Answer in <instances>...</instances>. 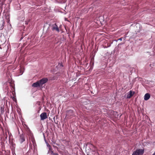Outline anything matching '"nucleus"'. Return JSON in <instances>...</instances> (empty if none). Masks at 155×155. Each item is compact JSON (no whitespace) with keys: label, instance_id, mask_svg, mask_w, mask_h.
<instances>
[{"label":"nucleus","instance_id":"f257e3e1","mask_svg":"<svg viewBox=\"0 0 155 155\" xmlns=\"http://www.w3.org/2000/svg\"><path fill=\"white\" fill-rule=\"evenodd\" d=\"M143 153V150L142 149H138L134 151L132 155H142Z\"/></svg>","mask_w":155,"mask_h":155},{"label":"nucleus","instance_id":"f03ea898","mask_svg":"<svg viewBox=\"0 0 155 155\" xmlns=\"http://www.w3.org/2000/svg\"><path fill=\"white\" fill-rule=\"evenodd\" d=\"M25 134H22L20 136V138L19 139V141L21 143H22L23 142L25 141Z\"/></svg>","mask_w":155,"mask_h":155},{"label":"nucleus","instance_id":"7ed1b4c3","mask_svg":"<svg viewBox=\"0 0 155 155\" xmlns=\"http://www.w3.org/2000/svg\"><path fill=\"white\" fill-rule=\"evenodd\" d=\"M41 120H43L48 118L47 114L46 112H43L40 115Z\"/></svg>","mask_w":155,"mask_h":155},{"label":"nucleus","instance_id":"20e7f679","mask_svg":"<svg viewBox=\"0 0 155 155\" xmlns=\"http://www.w3.org/2000/svg\"><path fill=\"white\" fill-rule=\"evenodd\" d=\"M48 81V79L47 78H43L39 81L41 86L42 85L46 83Z\"/></svg>","mask_w":155,"mask_h":155},{"label":"nucleus","instance_id":"39448f33","mask_svg":"<svg viewBox=\"0 0 155 155\" xmlns=\"http://www.w3.org/2000/svg\"><path fill=\"white\" fill-rule=\"evenodd\" d=\"M8 82L9 83L11 87H12L11 90H15V87L13 81L12 79H9Z\"/></svg>","mask_w":155,"mask_h":155},{"label":"nucleus","instance_id":"423d86ee","mask_svg":"<svg viewBox=\"0 0 155 155\" xmlns=\"http://www.w3.org/2000/svg\"><path fill=\"white\" fill-rule=\"evenodd\" d=\"M52 30L53 31L55 30L58 32H59V29L56 23L53 25L52 26Z\"/></svg>","mask_w":155,"mask_h":155},{"label":"nucleus","instance_id":"0eeeda50","mask_svg":"<svg viewBox=\"0 0 155 155\" xmlns=\"http://www.w3.org/2000/svg\"><path fill=\"white\" fill-rule=\"evenodd\" d=\"M73 110H69L67 111L66 115L68 117H70L73 115Z\"/></svg>","mask_w":155,"mask_h":155},{"label":"nucleus","instance_id":"6e6552de","mask_svg":"<svg viewBox=\"0 0 155 155\" xmlns=\"http://www.w3.org/2000/svg\"><path fill=\"white\" fill-rule=\"evenodd\" d=\"M40 86L41 85L39 81L36 82L34 83L32 85V87H38Z\"/></svg>","mask_w":155,"mask_h":155},{"label":"nucleus","instance_id":"1a4fd4ad","mask_svg":"<svg viewBox=\"0 0 155 155\" xmlns=\"http://www.w3.org/2000/svg\"><path fill=\"white\" fill-rule=\"evenodd\" d=\"M150 97V95L149 93H147L145 94L144 96V99L147 101L148 100Z\"/></svg>","mask_w":155,"mask_h":155},{"label":"nucleus","instance_id":"9d476101","mask_svg":"<svg viewBox=\"0 0 155 155\" xmlns=\"http://www.w3.org/2000/svg\"><path fill=\"white\" fill-rule=\"evenodd\" d=\"M134 94V92H133L131 91H130L129 93L127 95V98H130L133 96Z\"/></svg>","mask_w":155,"mask_h":155},{"label":"nucleus","instance_id":"9b49d317","mask_svg":"<svg viewBox=\"0 0 155 155\" xmlns=\"http://www.w3.org/2000/svg\"><path fill=\"white\" fill-rule=\"evenodd\" d=\"M47 146L49 148V152H51V154H53L54 153L53 151H52V149L51 147V146L49 145L48 144L47 145Z\"/></svg>","mask_w":155,"mask_h":155},{"label":"nucleus","instance_id":"f8f14e48","mask_svg":"<svg viewBox=\"0 0 155 155\" xmlns=\"http://www.w3.org/2000/svg\"><path fill=\"white\" fill-rule=\"evenodd\" d=\"M23 17L21 18L20 17L19 18V19L20 20H21V21H24L25 19V17H24V15H25V12L24 11L23 12Z\"/></svg>","mask_w":155,"mask_h":155},{"label":"nucleus","instance_id":"ddd939ff","mask_svg":"<svg viewBox=\"0 0 155 155\" xmlns=\"http://www.w3.org/2000/svg\"><path fill=\"white\" fill-rule=\"evenodd\" d=\"M27 135L29 136V138H32L33 136L32 134L31 133V132L29 130L28 132Z\"/></svg>","mask_w":155,"mask_h":155},{"label":"nucleus","instance_id":"4468645a","mask_svg":"<svg viewBox=\"0 0 155 155\" xmlns=\"http://www.w3.org/2000/svg\"><path fill=\"white\" fill-rule=\"evenodd\" d=\"M4 135L5 138V139H6L7 140L8 135L7 133L5 132V134H4Z\"/></svg>","mask_w":155,"mask_h":155},{"label":"nucleus","instance_id":"2eb2a0df","mask_svg":"<svg viewBox=\"0 0 155 155\" xmlns=\"http://www.w3.org/2000/svg\"><path fill=\"white\" fill-rule=\"evenodd\" d=\"M12 100L14 101H15V100H16V98H15V96H14L13 97H12Z\"/></svg>","mask_w":155,"mask_h":155},{"label":"nucleus","instance_id":"dca6fc26","mask_svg":"<svg viewBox=\"0 0 155 155\" xmlns=\"http://www.w3.org/2000/svg\"><path fill=\"white\" fill-rule=\"evenodd\" d=\"M12 94L13 95V96H15V91H13V90H12Z\"/></svg>","mask_w":155,"mask_h":155},{"label":"nucleus","instance_id":"f3484780","mask_svg":"<svg viewBox=\"0 0 155 155\" xmlns=\"http://www.w3.org/2000/svg\"><path fill=\"white\" fill-rule=\"evenodd\" d=\"M91 147H92L94 148H95V147L94 145H93L92 144H91Z\"/></svg>","mask_w":155,"mask_h":155},{"label":"nucleus","instance_id":"a211bd4d","mask_svg":"<svg viewBox=\"0 0 155 155\" xmlns=\"http://www.w3.org/2000/svg\"><path fill=\"white\" fill-rule=\"evenodd\" d=\"M52 155H59L57 153H54L52 154Z\"/></svg>","mask_w":155,"mask_h":155},{"label":"nucleus","instance_id":"6ab92c4d","mask_svg":"<svg viewBox=\"0 0 155 155\" xmlns=\"http://www.w3.org/2000/svg\"><path fill=\"white\" fill-rule=\"evenodd\" d=\"M122 39H123V38L122 37H121V38H119L118 40H120V41H121L122 40Z\"/></svg>","mask_w":155,"mask_h":155},{"label":"nucleus","instance_id":"aec40b11","mask_svg":"<svg viewBox=\"0 0 155 155\" xmlns=\"http://www.w3.org/2000/svg\"><path fill=\"white\" fill-rule=\"evenodd\" d=\"M25 24L26 25H27L28 24V22H27L26 21H25Z\"/></svg>","mask_w":155,"mask_h":155},{"label":"nucleus","instance_id":"412c9836","mask_svg":"<svg viewBox=\"0 0 155 155\" xmlns=\"http://www.w3.org/2000/svg\"><path fill=\"white\" fill-rule=\"evenodd\" d=\"M152 155H155V151Z\"/></svg>","mask_w":155,"mask_h":155},{"label":"nucleus","instance_id":"4be33fe9","mask_svg":"<svg viewBox=\"0 0 155 155\" xmlns=\"http://www.w3.org/2000/svg\"><path fill=\"white\" fill-rule=\"evenodd\" d=\"M8 134L9 135V131H8Z\"/></svg>","mask_w":155,"mask_h":155},{"label":"nucleus","instance_id":"5701e85b","mask_svg":"<svg viewBox=\"0 0 155 155\" xmlns=\"http://www.w3.org/2000/svg\"><path fill=\"white\" fill-rule=\"evenodd\" d=\"M126 37H124V40L126 39Z\"/></svg>","mask_w":155,"mask_h":155},{"label":"nucleus","instance_id":"b1692460","mask_svg":"<svg viewBox=\"0 0 155 155\" xmlns=\"http://www.w3.org/2000/svg\"><path fill=\"white\" fill-rule=\"evenodd\" d=\"M153 12H155V9H154V11H153Z\"/></svg>","mask_w":155,"mask_h":155},{"label":"nucleus","instance_id":"393cba45","mask_svg":"<svg viewBox=\"0 0 155 155\" xmlns=\"http://www.w3.org/2000/svg\"><path fill=\"white\" fill-rule=\"evenodd\" d=\"M2 4H3V2H2Z\"/></svg>","mask_w":155,"mask_h":155},{"label":"nucleus","instance_id":"a878e982","mask_svg":"<svg viewBox=\"0 0 155 155\" xmlns=\"http://www.w3.org/2000/svg\"><path fill=\"white\" fill-rule=\"evenodd\" d=\"M39 108H40V110H41V108L40 107H39Z\"/></svg>","mask_w":155,"mask_h":155},{"label":"nucleus","instance_id":"bb28decb","mask_svg":"<svg viewBox=\"0 0 155 155\" xmlns=\"http://www.w3.org/2000/svg\"><path fill=\"white\" fill-rule=\"evenodd\" d=\"M2 129L3 130V128H2Z\"/></svg>","mask_w":155,"mask_h":155}]
</instances>
